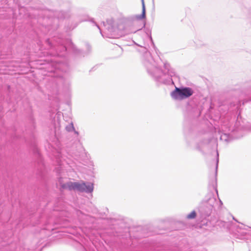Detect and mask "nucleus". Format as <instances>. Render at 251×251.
Here are the masks:
<instances>
[{
    "label": "nucleus",
    "instance_id": "f257e3e1",
    "mask_svg": "<svg viewBox=\"0 0 251 251\" xmlns=\"http://www.w3.org/2000/svg\"><path fill=\"white\" fill-rule=\"evenodd\" d=\"M62 188L68 189L70 190H76L81 192H92L93 191L94 186L93 183L86 184L82 182L81 183L78 182H69L62 185Z\"/></svg>",
    "mask_w": 251,
    "mask_h": 251
},
{
    "label": "nucleus",
    "instance_id": "f03ea898",
    "mask_svg": "<svg viewBox=\"0 0 251 251\" xmlns=\"http://www.w3.org/2000/svg\"><path fill=\"white\" fill-rule=\"evenodd\" d=\"M193 91L190 88L179 89L176 88L175 90L171 93V96L176 100H182L192 96Z\"/></svg>",
    "mask_w": 251,
    "mask_h": 251
},
{
    "label": "nucleus",
    "instance_id": "7ed1b4c3",
    "mask_svg": "<svg viewBox=\"0 0 251 251\" xmlns=\"http://www.w3.org/2000/svg\"><path fill=\"white\" fill-rule=\"evenodd\" d=\"M197 213L195 211H192L190 214H188L186 216L188 219H193L196 217Z\"/></svg>",
    "mask_w": 251,
    "mask_h": 251
},
{
    "label": "nucleus",
    "instance_id": "20e7f679",
    "mask_svg": "<svg viewBox=\"0 0 251 251\" xmlns=\"http://www.w3.org/2000/svg\"><path fill=\"white\" fill-rule=\"evenodd\" d=\"M142 18H144L145 17V5L144 3V1L142 0Z\"/></svg>",
    "mask_w": 251,
    "mask_h": 251
}]
</instances>
